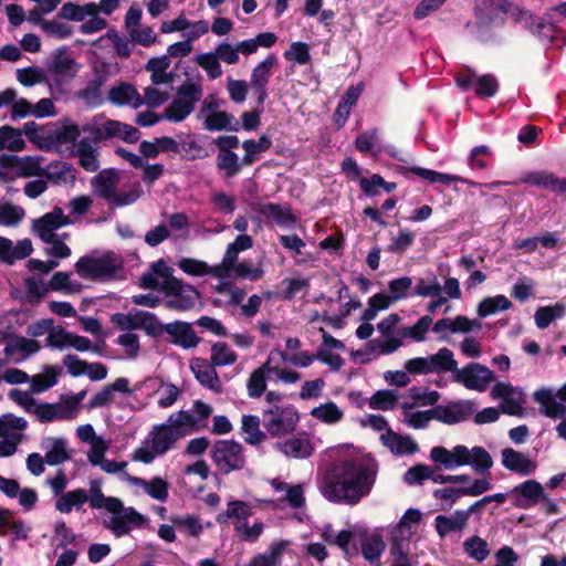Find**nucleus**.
<instances>
[{
  "instance_id": "64",
  "label": "nucleus",
  "mask_w": 566,
  "mask_h": 566,
  "mask_svg": "<svg viewBox=\"0 0 566 566\" xmlns=\"http://www.w3.org/2000/svg\"><path fill=\"white\" fill-rule=\"evenodd\" d=\"M17 80L25 87L33 86L46 80L43 70L36 66H28L17 70Z\"/></svg>"
},
{
  "instance_id": "24",
  "label": "nucleus",
  "mask_w": 566,
  "mask_h": 566,
  "mask_svg": "<svg viewBox=\"0 0 566 566\" xmlns=\"http://www.w3.org/2000/svg\"><path fill=\"white\" fill-rule=\"evenodd\" d=\"M55 77L67 76L74 77L77 73L76 62L69 55L66 46L57 49L53 54V60L49 66ZM60 83V78H55Z\"/></svg>"
},
{
  "instance_id": "55",
  "label": "nucleus",
  "mask_w": 566,
  "mask_h": 566,
  "mask_svg": "<svg viewBox=\"0 0 566 566\" xmlns=\"http://www.w3.org/2000/svg\"><path fill=\"white\" fill-rule=\"evenodd\" d=\"M432 322L433 321L431 316L424 315L420 317L415 325L401 328L398 333L402 337H409L417 342H423L426 339L428 329L432 325Z\"/></svg>"
},
{
  "instance_id": "50",
  "label": "nucleus",
  "mask_w": 566,
  "mask_h": 566,
  "mask_svg": "<svg viewBox=\"0 0 566 566\" xmlns=\"http://www.w3.org/2000/svg\"><path fill=\"white\" fill-rule=\"evenodd\" d=\"M195 107L186 103L182 98H174L172 102L166 107L163 116L172 123H180L185 120L192 112Z\"/></svg>"
},
{
  "instance_id": "16",
  "label": "nucleus",
  "mask_w": 566,
  "mask_h": 566,
  "mask_svg": "<svg viewBox=\"0 0 566 566\" xmlns=\"http://www.w3.org/2000/svg\"><path fill=\"white\" fill-rule=\"evenodd\" d=\"M502 464L509 471L517 473L521 476L533 474L537 468V464L527 455L513 448L502 450Z\"/></svg>"
},
{
  "instance_id": "23",
  "label": "nucleus",
  "mask_w": 566,
  "mask_h": 566,
  "mask_svg": "<svg viewBox=\"0 0 566 566\" xmlns=\"http://www.w3.org/2000/svg\"><path fill=\"white\" fill-rule=\"evenodd\" d=\"M3 340L6 343L3 352L8 357L12 356L17 350H19L22 353L23 358H27L38 353L41 348L38 340L25 338L23 336H18L14 334L6 333L3 335Z\"/></svg>"
},
{
  "instance_id": "59",
  "label": "nucleus",
  "mask_w": 566,
  "mask_h": 566,
  "mask_svg": "<svg viewBox=\"0 0 566 566\" xmlns=\"http://www.w3.org/2000/svg\"><path fill=\"white\" fill-rule=\"evenodd\" d=\"M474 471L480 474L489 473L493 465L490 453L483 447H473L471 449V463Z\"/></svg>"
},
{
  "instance_id": "43",
  "label": "nucleus",
  "mask_w": 566,
  "mask_h": 566,
  "mask_svg": "<svg viewBox=\"0 0 566 566\" xmlns=\"http://www.w3.org/2000/svg\"><path fill=\"white\" fill-rule=\"evenodd\" d=\"M359 187L367 197L373 198L380 193L378 189L379 187H381L387 193H390L397 188V184L386 181L379 174H374L369 179L361 178L359 180Z\"/></svg>"
},
{
  "instance_id": "60",
  "label": "nucleus",
  "mask_w": 566,
  "mask_h": 566,
  "mask_svg": "<svg viewBox=\"0 0 566 566\" xmlns=\"http://www.w3.org/2000/svg\"><path fill=\"white\" fill-rule=\"evenodd\" d=\"M202 87L198 83H193L191 80H186L177 90V98H182L186 103L196 106L201 99Z\"/></svg>"
},
{
  "instance_id": "25",
  "label": "nucleus",
  "mask_w": 566,
  "mask_h": 566,
  "mask_svg": "<svg viewBox=\"0 0 566 566\" xmlns=\"http://www.w3.org/2000/svg\"><path fill=\"white\" fill-rule=\"evenodd\" d=\"M150 434L151 438V448L159 455L165 454L170 449L174 448L175 443L181 439L180 434L174 432L171 429L167 428L164 424H157L153 428Z\"/></svg>"
},
{
  "instance_id": "62",
  "label": "nucleus",
  "mask_w": 566,
  "mask_h": 566,
  "mask_svg": "<svg viewBox=\"0 0 566 566\" xmlns=\"http://www.w3.org/2000/svg\"><path fill=\"white\" fill-rule=\"evenodd\" d=\"M411 287L412 279L409 276L394 279L388 282L389 295L395 303L407 298Z\"/></svg>"
},
{
  "instance_id": "8",
  "label": "nucleus",
  "mask_w": 566,
  "mask_h": 566,
  "mask_svg": "<svg viewBox=\"0 0 566 566\" xmlns=\"http://www.w3.org/2000/svg\"><path fill=\"white\" fill-rule=\"evenodd\" d=\"M155 332V338L160 337L163 333H167L171 337L170 343L184 349L193 348L201 342L200 337L192 329L191 324L182 321L163 324L158 318Z\"/></svg>"
},
{
  "instance_id": "57",
  "label": "nucleus",
  "mask_w": 566,
  "mask_h": 566,
  "mask_svg": "<svg viewBox=\"0 0 566 566\" xmlns=\"http://www.w3.org/2000/svg\"><path fill=\"white\" fill-rule=\"evenodd\" d=\"M197 64L202 67L211 80H216L222 75V69L216 52H207L197 55Z\"/></svg>"
},
{
  "instance_id": "14",
  "label": "nucleus",
  "mask_w": 566,
  "mask_h": 566,
  "mask_svg": "<svg viewBox=\"0 0 566 566\" xmlns=\"http://www.w3.org/2000/svg\"><path fill=\"white\" fill-rule=\"evenodd\" d=\"M437 421L444 424H455L469 419L474 412L471 400H457L448 405H437Z\"/></svg>"
},
{
  "instance_id": "29",
  "label": "nucleus",
  "mask_w": 566,
  "mask_h": 566,
  "mask_svg": "<svg viewBox=\"0 0 566 566\" xmlns=\"http://www.w3.org/2000/svg\"><path fill=\"white\" fill-rule=\"evenodd\" d=\"M128 481L136 486H142L144 491L154 500L166 502L168 499L169 484L160 476H154L150 481L142 478L129 476Z\"/></svg>"
},
{
  "instance_id": "36",
  "label": "nucleus",
  "mask_w": 566,
  "mask_h": 566,
  "mask_svg": "<svg viewBox=\"0 0 566 566\" xmlns=\"http://www.w3.org/2000/svg\"><path fill=\"white\" fill-rule=\"evenodd\" d=\"M259 213L265 218H272L280 227L293 226L296 217L290 208H282L279 203L269 202L260 206Z\"/></svg>"
},
{
  "instance_id": "34",
  "label": "nucleus",
  "mask_w": 566,
  "mask_h": 566,
  "mask_svg": "<svg viewBox=\"0 0 566 566\" xmlns=\"http://www.w3.org/2000/svg\"><path fill=\"white\" fill-rule=\"evenodd\" d=\"M88 501L87 491L84 489H75L62 495L55 502V509L61 513H71L73 509L81 510V507Z\"/></svg>"
},
{
  "instance_id": "22",
  "label": "nucleus",
  "mask_w": 566,
  "mask_h": 566,
  "mask_svg": "<svg viewBox=\"0 0 566 566\" xmlns=\"http://www.w3.org/2000/svg\"><path fill=\"white\" fill-rule=\"evenodd\" d=\"M81 135V129L77 124L64 125L53 133H49L40 144V149L49 151L57 144L75 143Z\"/></svg>"
},
{
  "instance_id": "49",
  "label": "nucleus",
  "mask_w": 566,
  "mask_h": 566,
  "mask_svg": "<svg viewBox=\"0 0 566 566\" xmlns=\"http://www.w3.org/2000/svg\"><path fill=\"white\" fill-rule=\"evenodd\" d=\"M238 359L235 352L227 343L217 342L211 347L210 363L216 367L233 365Z\"/></svg>"
},
{
  "instance_id": "52",
  "label": "nucleus",
  "mask_w": 566,
  "mask_h": 566,
  "mask_svg": "<svg viewBox=\"0 0 566 566\" xmlns=\"http://www.w3.org/2000/svg\"><path fill=\"white\" fill-rule=\"evenodd\" d=\"M398 402V396L394 390H377L369 399V408L374 410H391Z\"/></svg>"
},
{
  "instance_id": "19",
  "label": "nucleus",
  "mask_w": 566,
  "mask_h": 566,
  "mask_svg": "<svg viewBox=\"0 0 566 566\" xmlns=\"http://www.w3.org/2000/svg\"><path fill=\"white\" fill-rule=\"evenodd\" d=\"M130 392L129 380L125 377H118L114 382L106 385L102 390L94 395L87 403L88 409L106 407L113 401V394Z\"/></svg>"
},
{
  "instance_id": "26",
  "label": "nucleus",
  "mask_w": 566,
  "mask_h": 566,
  "mask_svg": "<svg viewBox=\"0 0 566 566\" xmlns=\"http://www.w3.org/2000/svg\"><path fill=\"white\" fill-rule=\"evenodd\" d=\"M203 127L208 132H238L240 124L233 114L220 111L209 114L203 120Z\"/></svg>"
},
{
  "instance_id": "54",
  "label": "nucleus",
  "mask_w": 566,
  "mask_h": 566,
  "mask_svg": "<svg viewBox=\"0 0 566 566\" xmlns=\"http://www.w3.org/2000/svg\"><path fill=\"white\" fill-rule=\"evenodd\" d=\"M436 476L434 471L427 464L417 463L409 468L403 475V481L409 485L421 484L426 480H432Z\"/></svg>"
},
{
  "instance_id": "35",
  "label": "nucleus",
  "mask_w": 566,
  "mask_h": 566,
  "mask_svg": "<svg viewBox=\"0 0 566 566\" xmlns=\"http://www.w3.org/2000/svg\"><path fill=\"white\" fill-rule=\"evenodd\" d=\"M566 314V304L557 302L554 305L541 306L534 314L537 328L545 329L552 322L560 319Z\"/></svg>"
},
{
  "instance_id": "37",
  "label": "nucleus",
  "mask_w": 566,
  "mask_h": 566,
  "mask_svg": "<svg viewBox=\"0 0 566 566\" xmlns=\"http://www.w3.org/2000/svg\"><path fill=\"white\" fill-rule=\"evenodd\" d=\"M434 524L437 533L443 538L451 532L462 531L468 525V522L462 510H458L452 517L438 515L434 520Z\"/></svg>"
},
{
  "instance_id": "9",
  "label": "nucleus",
  "mask_w": 566,
  "mask_h": 566,
  "mask_svg": "<svg viewBox=\"0 0 566 566\" xmlns=\"http://www.w3.org/2000/svg\"><path fill=\"white\" fill-rule=\"evenodd\" d=\"M494 379V373L486 366L479 363H469L454 375V381L463 385L467 389L484 391Z\"/></svg>"
},
{
  "instance_id": "21",
  "label": "nucleus",
  "mask_w": 566,
  "mask_h": 566,
  "mask_svg": "<svg viewBox=\"0 0 566 566\" xmlns=\"http://www.w3.org/2000/svg\"><path fill=\"white\" fill-rule=\"evenodd\" d=\"M108 99L117 106L132 105L138 108L144 105V99L136 87L129 83H120L108 91Z\"/></svg>"
},
{
  "instance_id": "45",
  "label": "nucleus",
  "mask_w": 566,
  "mask_h": 566,
  "mask_svg": "<svg viewBox=\"0 0 566 566\" xmlns=\"http://www.w3.org/2000/svg\"><path fill=\"white\" fill-rule=\"evenodd\" d=\"M269 361L251 373L247 388L250 398H260L266 390V373H270Z\"/></svg>"
},
{
  "instance_id": "7",
  "label": "nucleus",
  "mask_w": 566,
  "mask_h": 566,
  "mask_svg": "<svg viewBox=\"0 0 566 566\" xmlns=\"http://www.w3.org/2000/svg\"><path fill=\"white\" fill-rule=\"evenodd\" d=\"M155 313L133 308L128 314L114 313L111 315V323L123 332H130L135 329H143L148 336L154 337L155 328L157 326Z\"/></svg>"
},
{
  "instance_id": "2",
  "label": "nucleus",
  "mask_w": 566,
  "mask_h": 566,
  "mask_svg": "<svg viewBox=\"0 0 566 566\" xmlns=\"http://www.w3.org/2000/svg\"><path fill=\"white\" fill-rule=\"evenodd\" d=\"M90 506L95 510L105 509L113 514L105 527L111 530L116 537L128 535L130 526L142 527L147 522L146 516L140 514L135 507H125L122 500L115 496H105L102 491V483L98 480H92L90 483Z\"/></svg>"
},
{
  "instance_id": "28",
  "label": "nucleus",
  "mask_w": 566,
  "mask_h": 566,
  "mask_svg": "<svg viewBox=\"0 0 566 566\" xmlns=\"http://www.w3.org/2000/svg\"><path fill=\"white\" fill-rule=\"evenodd\" d=\"M276 450L281 451L289 458L306 459L312 455L313 447L308 439L305 438H291L286 441H279L275 443Z\"/></svg>"
},
{
  "instance_id": "46",
  "label": "nucleus",
  "mask_w": 566,
  "mask_h": 566,
  "mask_svg": "<svg viewBox=\"0 0 566 566\" xmlns=\"http://www.w3.org/2000/svg\"><path fill=\"white\" fill-rule=\"evenodd\" d=\"M385 548L386 544L378 534L367 537L361 542L363 557L371 564L376 563V566H380L379 559Z\"/></svg>"
},
{
  "instance_id": "40",
  "label": "nucleus",
  "mask_w": 566,
  "mask_h": 566,
  "mask_svg": "<svg viewBox=\"0 0 566 566\" xmlns=\"http://www.w3.org/2000/svg\"><path fill=\"white\" fill-rule=\"evenodd\" d=\"M241 431L247 433L244 441L251 446H258L266 440V433L260 430V418L254 415H243Z\"/></svg>"
},
{
  "instance_id": "44",
  "label": "nucleus",
  "mask_w": 566,
  "mask_h": 566,
  "mask_svg": "<svg viewBox=\"0 0 566 566\" xmlns=\"http://www.w3.org/2000/svg\"><path fill=\"white\" fill-rule=\"evenodd\" d=\"M75 169L74 167L66 163V161H52L48 165V167L44 169V176L49 180L53 181L54 184H61L66 182L67 179H74Z\"/></svg>"
},
{
  "instance_id": "38",
  "label": "nucleus",
  "mask_w": 566,
  "mask_h": 566,
  "mask_svg": "<svg viewBox=\"0 0 566 566\" xmlns=\"http://www.w3.org/2000/svg\"><path fill=\"white\" fill-rule=\"evenodd\" d=\"M409 532L407 537H400L397 534H392L390 539V555L392 557L391 566H411L409 560Z\"/></svg>"
},
{
  "instance_id": "63",
  "label": "nucleus",
  "mask_w": 566,
  "mask_h": 566,
  "mask_svg": "<svg viewBox=\"0 0 566 566\" xmlns=\"http://www.w3.org/2000/svg\"><path fill=\"white\" fill-rule=\"evenodd\" d=\"M499 82L494 75L484 74L476 78L474 91L478 97H492L496 94Z\"/></svg>"
},
{
  "instance_id": "61",
  "label": "nucleus",
  "mask_w": 566,
  "mask_h": 566,
  "mask_svg": "<svg viewBox=\"0 0 566 566\" xmlns=\"http://www.w3.org/2000/svg\"><path fill=\"white\" fill-rule=\"evenodd\" d=\"M464 551L478 562H483L490 554L488 543L479 536H472L464 542Z\"/></svg>"
},
{
  "instance_id": "48",
  "label": "nucleus",
  "mask_w": 566,
  "mask_h": 566,
  "mask_svg": "<svg viewBox=\"0 0 566 566\" xmlns=\"http://www.w3.org/2000/svg\"><path fill=\"white\" fill-rule=\"evenodd\" d=\"M432 371H452L453 376L459 371L458 363L453 358L451 349L443 347L437 354L430 356Z\"/></svg>"
},
{
  "instance_id": "58",
  "label": "nucleus",
  "mask_w": 566,
  "mask_h": 566,
  "mask_svg": "<svg viewBox=\"0 0 566 566\" xmlns=\"http://www.w3.org/2000/svg\"><path fill=\"white\" fill-rule=\"evenodd\" d=\"M24 209L20 206L7 202L0 206V224L14 227L24 218Z\"/></svg>"
},
{
  "instance_id": "27",
  "label": "nucleus",
  "mask_w": 566,
  "mask_h": 566,
  "mask_svg": "<svg viewBox=\"0 0 566 566\" xmlns=\"http://www.w3.org/2000/svg\"><path fill=\"white\" fill-rule=\"evenodd\" d=\"M286 541L273 542L265 553L254 555L244 566H281Z\"/></svg>"
},
{
  "instance_id": "30",
  "label": "nucleus",
  "mask_w": 566,
  "mask_h": 566,
  "mask_svg": "<svg viewBox=\"0 0 566 566\" xmlns=\"http://www.w3.org/2000/svg\"><path fill=\"white\" fill-rule=\"evenodd\" d=\"M117 172L115 169H104L92 179L96 193L104 200L114 198L117 185Z\"/></svg>"
},
{
  "instance_id": "41",
  "label": "nucleus",
  "mask_w": 566,
  "mask_h": 566,
  "mask_svg": "<svg viewBox=\"0 0 566 566\" xmlns=\"http://www.w3.org/2000/svg\"><path fill=\"white\" fill-rule=\"evenodd\" d=\"M277 60L273 53H270L263 61L258 63L251 73V86H268L271 77V71L276 64Z\"/></svg>"
},
{
  "instance_id": "10",
  "label": "nucleus",
  "mask_w": 566,
  "mask_h": 566,
  "mask_svg": "<svg viewBox=\"0 0 566 566\" xmlns=\"http://www.w3.org/2000/svg\"><path fill=\"white\" fill-rule=\"evenodd\" d=\"M19 170V176L22 177H43L44 169L41 167L36 158L25 156L20 158L15 155L2 154L0 155V178L9 180L8 172Z\"/></svg>"
},
{
  "instance_id": "4",
  "label": "nucleus",
  "mask_w": 566,
  "mask_h": 566,
  "mask_svg": "<svg viewBox=\"0 0 566 566\" xmlns=\"http://www.w3.org/2000/svg\"><path fill=\"white\" fill-rule=\"evenodd\" d=\"M210 455L217 469L224 475L241 471L247 465L244 448L235 440H217Z\"/></svg>"
},
{
  "instance_id": "15",
  "label": "nucleus",
  "mask_w": 566,
  "mask_h": 566,
  "mask_svg": "<svg viewBox=\"0 0 566 566\" xmlns=\"http://www.w3.org/2000/svg\"><path fill=\"white\" fill-rule=\"evenodd\" d=\"M190 369L201 386L216 394L222 392V384L216 370V366L209 363L206 358H193L190 363Z\"/></svg>"
},
{
  "instance_id": "33",
  "label": "nucleus",
  "mask_w": 566,
  "mask_h": 566,
  "mask_svg": "<svg viewBox=\"0 0 566 566\" xmlns=\"http://www.w3.org/2000/svg\"><path fill=\"white\" fill-rule=\"evenodd\" d=\"M62 374L59 366H45L42 374L33 375L30 378V389L34 394H41L57 384V379Z\"/></svg>"
},
{
  "instance_id": "18",
  "label": "nucleus",
  "mask_w": 566,
  "mask_h": 566,
  "mask_svg": "<svg viewBox=\"0 0 566 566\" xmlns=\"http://www.w3.org/2000/svg\"><path fill=\"white\" fill-rule=\"evenodd\" d=\"M397 172L407 178H408L409 174H413L424 180H428L431 184L439 182V184H443V185H449L451 182H464L465 181L463 178H461L457 175L439 172V171L419 167V166H412V167L398 166Z\"/></svg>"
},
{
  "instance_id": "5",
  "label": "nucleus",
  "mask_w": 566,
  "mask_h": 566,
  "mask_svg": "<svg viewBox=\"0 0 566 566\" xmlns=\"http://www.w3.org/2000/svg\"><path fill=\"white\" fill-rule=\"evenodd\" d=\"M119 269L120 264L116 263L113 253H106L101 258L83 255L75 263V271L81 277L94 281L111 280Z\"/></svg>"
},
{
  "instance_id": "13",
  "label": "nucleus",
  "mask_w": 566,
  "mask_h": 566,
  "mask_svg": "<svg viewBox=\"0 0 566 566\" xmlns=\"http://www.w3.org/2000/svg\"><path fill=\"white\" fill-rule=\"evenodd\" d=\"M515 507L528 510L539 503L544 495L543 485L536 480H526L511 490Z\"/></svg>"
},
{
  "instance_id": "17",
  "label": "nucleus",
  "mask_w": 566,
  "mask_h": 566,
  "mask_svg": "<svg viewBox=\"0 0 566 566\" xmlns=\"http://www.w3.org/2000/svg\"><path fill=\"white\" fill-rule=\"evenodd\" d=\"M107 80L108 73L105 69H95L94 78L90 80L84 88L76 92V97L82 99L90 107L102 105L104 99L101 94V88Z\"/></svg>"
},
{
  "instance_id": "20",
  "label": "nucleus",
  "mask_w": 566,
  "mask_h": 566,
  "mask_svg": "<svg viewBox=\"0 0 566 566\" xmlns=\"http://www.w3.org/2000/svg\"><path fill=\"white\" fill-rule=\"evenodd\" d=\"M534 400L541 406V412L552 419L566 416V405L555 399L552 389L542 388L533 395Z\"/></svg>"
},
{
  "instance_id": "3",
  "label": "nucleus",
  "mask_w": 566,
  "mask_h": 566,
  "mask_svg": "<svg viewBox=\"0 0 566 566\" xmlns=\"http://www.w3.org/2000/svg\"><path fill=\"white\" fill-rule=\"evenodd\" d=\"M161 291L166 296L165 307L175 312H187L195 308L202 295L200 291L178 277H171L161 283Z\"/></svg>"
},
{
  "instance_id": "32",
  "label": "nucleus",
  "mask_w": 566,
  "mask_h": 566,
  "mask_svg": "<svg viewBox=\"0 0 566 566\" xmlns=\"http://www.w3.org/2000/svg\"><path fill=\"white\" fill-rule=\"evenodd\" d=\"M104 133L107 139L118 137L129 144L136 143L140 137V132L136 127L115 119L106 120Z\"/></svg>"
},
{
  "instance_id": "53",
  "label": "nucleus",
  "mask_w": 566,
  "mask_h": 566,
  "mask_svg": "<svg viewBox=\"0 0 566 566\" xmlns=\"http://www.w3.org/2000/svg\"><path fill=\"white\" fill-rule=\"evenodd\" d=\"M169 520L175 526L182 527L189 536L198 537L203 532L199 517L196 515H171Z\"/></svg>"
},
{
  "instance_id": "47",
  "label": "nucleus",
  "mask_w": 566,
  "mask_h": 566,
  "mask_svg": "<svg viewBox=\"0 0 566 566\" xmlns=\"http://www.w3.org/2000/svg\"><path fill=\"white\" fill-rule=\"evenodd\" d=\"M46 441L51 443V449L44 455L45 463L54 467L70 460L65 439L48 438Z\"/></svg>"
},
{
  "instance_id": "56",
  "label": "nucleus",
  "mask_w": 566,
  "mask_h": 566,
  "mask_svg": "<svg viewBox=\"0 0 566 566\" xmlns=\"http://www.w3.org/2000/svg\"><path fill=\"white\" fill-rule=\"evenodd\" d=\"M311 415L325 423H335L343 418V412L333 401L313 408Z\"/></svg>"
},
{
  "instance_id": "11",
  "label": "nucleus",
  "mask_w": 566,
  "mask_h": 566,
  "mask_svg": "<svg viewBox=\"0 0 566 566\" xmlns=\"http://www.w3.org/2000/svg\"><path fill=\"white\" fill-rule=\"evenodd\" d=\"M70 223L71 220L62 208L55 207L51 212L33 220L32 229L42 242H52L56 235L54 231Z\"/></svg>"
},
{
  "instance_id": "39",
  "label": "nucleus",
  "mask_w": 566,
  "mask_h": 566,
  "mask_svg": "<svg viewBox=\"0 0 566 566\" xmlns=\"http://www.w3.org/2000/svg\"><path fill=\"white\" fill-rule=\"evenodd\" d=\"M216 166L219 171L223 172L226 178H233L239 175L244 167L242 158L234 153H218L216 158Z\"/></svg>"
},
{
  "instance_id": "42",
  "label": "nucleus",
  "mask_w": 566,
  "mask_h": 566,
  "mask_svg": "<svg viewBox=\"0 0 566 566\" xmlns=\"http://www.w3.org/2000/svg\"><path fill=\"white\" fill-rule=\"evenodd\" d=\"M512 307V302L502 294L495 296H488L483 298L476 308L480 317L484 318L495 314L497 311H507Z\"/></svg>"
},
{
  "instance_id": "31",
  "label": "nucleus",
  "mask_w": 566,
  "mask_h": 566,
  "mask_svg": "<svg viewBox=\"0 0 566 566\" xmlns=\"http://www.w3.org/2000/svg\"><path fill=\"white\" fill-rule=\"evenodd\" d=\"M381 440L395 454H413L418 451L417 443L410 437L398 434L391 429L381 436Z\"/></svg>"
},
{
  "instance_id": "1",
  "label": "nucleus",
  "mask_w": 566,
  "mask_h": 566,
  "mask_svg": "<svg viewBox=\"0 0 566 566\" xmlns=\"http://www.w3.org/2000/svg\"><path fill=\"white\" fill-rule=\"evenodd\" d=\"M374 483L375 479L365 464L344 460L327 469L321 492L329 502L355 505L370 493Z\"/></svg>"
},
{
  "instance_id": "6",
  "label": "nucleus",
  "mask_w": 566,
  "mask_h": 566,
  "mask_svg": "<svg viewBox=\"0 0 566 566\" xmlns=\"http://www.w3.org/2000/svg\"><path fill=\"white\" fill-rule=\"evenodd\" d=\"M298 419V412L293 406L274 405L263 412V426L272 437L294 431Z\"/></svg>"
},
{
  "instance_id": "51",
  "label": "nucleus",
  "mask_w": 566,
  "mask_h": 566,
  "mask_svg": "<svg viewBox=\"0 0 566 566\" xmlns=\"http://www.w3.org/2000/svg\"><path fill=\"white\" fill-rule=\"evenodd\" d=\"M178 268L191 276H214V266H210L207 262L192 258L180 259L178 262Z\"/></svg>"
},
{
  "instance_id": "12",
  "label": "nucleus",
  "mask_w": 566,
  "mask_h": 566,
  "mask_svg": "<svg viewBox=\"0 0 566 566\" xmlns=\"http://www.w3.org/2000/svg\"><path fill=\"white\" fill-rule=\"evenodd\" d=\"M520 181L522 184L549 190L556 197L566 199V178H560L553 171H530L524 174Z\"/></svg>"
}]
</instances>
